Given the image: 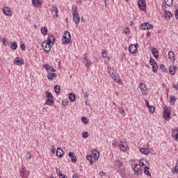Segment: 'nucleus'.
I'll return each mask as SVG.
<instances>
[{
	"label": "nucleus",
	"instance_id": "52",
	"mask_svg": "<svg viewBox=\"0 0 178 178\" xmlns=\"http://www.w3.org/2000/svg\"><path fill=\"white\" fill-rule=\"evenodd\" d=\"M56 173L58 175V176L59 177L60 175H62V172H60V170H59L58 168L56 169Z\"/></svg>",
	"mask_w": 178,
	"mask_h": 178
},
{
	"label": "nucleus",
	"instance_id": "10",
	"mask_svg": "<svg viewBox=\"0 0 178 178\" xmlns=\"http://www.w3.org/2000/svg\"><path fill=\"white\" fill-rule=\"evenodd\" d=\"M138 47V44H131L129 47V51L130 54H134L137 51V47Z\"/></svg>",
	"mask_w": 178,
	"mask_h": 178
},
{
	"label": "nucleus",
	"instance_id": "24",
	"mask_svg": "<svg viewBox=\"0 0 178 178\" xmlns=\"http://www.w3.org/2000/svg\"><path fill=\"white\" fill-rule=\"evenodd\" d=\"M119 147H120V149H122V151H126V149L127 148V145H124V143L123 141H121L119 143Z\"/></svg>",
	"mask_w": 178,
	"mask_h": 178
},
{
	"label": "nucleus",
	"instance_id": "51",
	"mask_svg": "<svg viewBox=\"0 0 178 178\" xmlns=\"http://www.w3.org/2000/svg\"><path fill=\"white\" fill-rule=\"evenodd\" d=\"M58 12H59V10H57L54 11V13H52L54 17H55V16H56V17H58Z\"/></svg>",
	"mask_w": 178,
	"mask_h": 178
},
{
	"label": "nucleus",
	"instance_id": "49",
	"mask_svg": "<svg viewBox=\"0 0 178 178\" xmlns=\"http://www.w3.org/2000/svg\"><path fill=\"white\" fill-rule=\"evenodd\" d=\"M44 69L47 70V72H48L49 70V69H51V66L48 64H46L44 65Z\"/></svg>",
	"mask_w": 178,
	"mask_h": 178
},
{
	"label": "nucleus",
	"instance_id": "29",
	"mask_svg": "<svg viewBox=\"0 0 178 178\" xmlns=\"http://www.w3.org/2000/svg\"><path fill=\"white\" fill-rule=\"evenodd\" d=\"M54 91H55L56 95H59V94H60V86L56 85L54 87Z\"/></svg>",
	"mask_w": 178,
	"mask_h": 178
},
{
	"label": "nucleus",
	"instance_id": "36",
	"mask_svg": "<svg viewBox=\"0 0 178 178\" xmlns=\"http://www.w3.org/2000/svg\"><path fill=\"white\" fill-rule=\"evenodd\" d=\"M152 66V72H154V73H156V72H158V64H154Z\"/></svg>",
	"mask_w": 178,
	"mask_h": 178
},
{
	"label": "nucleus",
	"instance_id": "3",
	"mask_svg": "<svg viewBox=\"0 0 178 178\" xmlns=\"http://www.w3.org/2000/svg\"><path fill=\"white\" fill-rule=\"evenodd\" d=\"M70 40H72V35H70V33L67 31H65L64 35H63V44H69V42H70Z\"/></svg>",
	"mask_w": 178,
	"mask_h": 178
},
{
	"label": "nucleus",
	"instance_id": "62",
	"mask_svg": "<svg viewBox=\"0 0 178 178\" xmlns=\"http://www.w3.org/2000/svg\"><path fill=\"white\" fill-rule=\"evenodd\" d=\"M175 17H176V19H178V10H176L175 12Z\"/></svg>",
	"mask_w": 178,
	"mask_h": 178
},
{
	"label": "nucleus",
	"instance_id": "5",
	"mask_svg": "<svg viewBox=\"0 0 178 178\" xmlns=\"http://www.w3.org/2000/svg\"><path fill=\"white\" fill-rule=\"evenodd\" d=\"M140 30H152L154 29V25L150 24L149 22H146L140 24Z\"/></svg>",
	"mask_w": 178,
	"mask_h": 178
},
{
	"label": "nucleus",
	"instance_id": "34",
	"mask_svg": "<svg viewBox=\"0 0 178 178\" xmlns=\"http://www.w3.org/2000/svg\"><path fill=\"white\" fill-rule=\"evenodd\" d=\"M115 165L117 168H122V166L123 165L122 163L120 161H115Z\"/></svg>",
	"mask_w": 178,
	"mask_h": 178
},
{
	"label": "nucleus",
	"instance_id": "64",
	"mask_svg": "<svg viewBox=\"0 0 178 178\" xmlns=\"http://www.w3.org/2000/svg\"><path fill=\"white\" fill-rule=\"evenodd\" d=\"M72 178H79V175H77V174H74Z\"/></svg>",
	"mask_w": 178,
	"mask_h": 178
},
{
	"label": "nucleus",
	"instance_id": "8",
	"mask_svg": "<svg viewBox=\"0 0 178 178\" xmlns=\"http://www.w3.org/2000/svg\"><path fill=\"white\" fill-rule=\"evenodd\" d=\"M145 5V0H139L138 2V6L140 10H145L147 9V6Z\"/></svg>",
	"mask_w": 178,
	"mask_h": 178
},
{
	"label": "nucleus",
	"instance_id": "19",
	"mask_svg": "<svg viewBox=\"0 0 178 178\" xmlns=\"http://www.w3.org/2000/svg\"><path fill=\"white\" fill-rule=\"evenodd\" d=\"M41 1L40 0H32V5L36 8H41Z\"/></svg>",
	"mask_w": 178,
	"mask_h": 178
},
{
	"label": "nucleus",
	"instance_id": "14",
	"mask_svg": "<svg viewBox=\"0 0 178 178\" xmlns=\"http://www.w3.org/2000/svg\"><path fill=\"white\" fill-rule=\"evenodd\" d=\"M139 166H140V168H145V166H147V165H148V161H147V159H141L140 161H139Z\"/></svg>",
	"mask_w": 178,
	"mask_h": 178
},
{
	"label": "nucleus",
	"instance_id": "38",
	"mask_svg": "<svg viewBox=\"0 0 178 178\" xmlns=\"http://www.w3.org/2000/svg\"><path fill=\"white\" fill-rule=\"evenodd\" d=\"M178 135V130L173 129L172 131V137H175L176 138L177 136Z\"/></svg>",
	"mask_w": 178,
	"mask_h": 178
},
{
	"label": "nucleus",
	"instance_id": "57",
	"mask_svg": "<svg viewBox=\"0 0 178 178\" xmlns=\"http://www.w3.org/2000/svg\"><path fill=\"white\" fill-rule=\"evenodd\" d=\"M56 149V148L55 147V146H52L51 147V152H52V154H55Z\"/></svg>",
	"mask_w": 178,
	"mask_h": 178
},
{
	"label": "nucleus",
	"instance_id": "16",
	"mask_svg": "<svg viewBox=\"0 0 178 178\" xmlns=\"http://www.w3.org/2000/svg\"><path fill=\"white\" fill-rule=\"evenodd\" d=\"M74 154V153L70 152L68 156H70V158H71L72 163H76V162H77V157H76Z\"/></svg>",
	"mask_w": 178,
	"mask_h": 178
},
{
	"label": "nucleus",
	"instance_id": "63",
	"mask_svg": "<svg viewBox=\"0 0 178 178\" xmlns=\"http://www.w3.org/2000/svg\"><path fill=\"white\" fill-rule=\"evenodd\" d=\"M66 176L65 175H63V174H60L59 176H58V177L59 178H64V177H65Z\"/></svg>",
	"mask_w": 178,
	"mask_h": 178
},
{
	"label": "nucleus",
	"instance_id": "45",
	"mask_svg": "<svg viewBox=\"0 0 178 178\" xmlns=\"http://www.w3.org/2000/svg\"><path fill=\"white\" fill-rule=\"evenodd\" d=\"M48 73H55V72H56V70L54 69V67H50V68L49 69V71H47Z\"/></svg>",
	"mask_w": 178,
	"mask_h": 178
},
{
	"label": "nucleus",
	"instance_id": "54",
	"mask_svg": "<svg viewBox=\"0 0 178 178\" xmlns=\"http://www.w3.org/2000/svg\"><path fill=\"white\" fill-rule=\"evenodd\" d=\"M124 33H125L126 34H129V33H130V29H129V28H125V29H124Z\"/></svg>",
	"mask_w": 178,
	"mask_h": 178
},
{
	"label": "nucleus",
	"instance_id": "2",
	"mask_svg": "<svg viewBox=\"0 0 178 178\" xmlns=\"http://www.w3.org/2000/svg\"><path fill=\"white\" fill-rule=\"evenodd\" d=\"M72 16H73V19L75 23V24H79L80 23V15H79V13L77 10H79V8L77 6H74L72 8Z\"/></svg>",
	"mask_w": 178,
	"mask_h": 178
},
{
	"label": "nucleus",
	"instance_id": "42",
	"mask_svg": "<svg viewBox=\"0 0 178 178\" xmlns=\"http://www.w3.org/2000/svg\"><path fill=\"white\" fill-rule=\"evenodd\" d=\"M83 123H85V124H88V120L86 117H83L81 119Z\"/></svg>",
	"mask_w": 178,
	"mask_h": 178
},
{
	"label": "nucleus",
	"instance_id": "46",
	"mask_svg": "<svg viewBox=\"0 0 178 178\" xmlns=\"http://www.w3.org/2000/svg\"><path fill=\"white\" fill-rule=\"evenodd\" d=\"M82 137H83V138H88V132H83Z\"/></svg>",
	"mask_w": 178,
	"mask_h": 178
},
{
	"label": "nucleus",
	"instance_id": "41",
	"mask_svg": "<svg viewBox=\"0 0 178 178\" xmlns=\"http://www.w3.org/2000/svg\"><path fill=\"white\" fill-rule=\"evenodd\" d=\"M175 102H176V97L172 96L170 98V104H175Z\"/></svg>",
	"mask_w": 178,
	"mask_h": 178
},
{
	"label": "nucleus",
	"instance_id": "50",
	"mask_svg": "<svg viewBox=\"0 0 178 178\" xmlns=\"http://www.w3.org/2000/svg\"><path fill=\"white\" fill-rule=\"evenodd\" d=\"M68 104H69V102H67V101H66V100H63L62 102V105H63V106H67Z\"/></svg>",
	"mask_w": 178,
	"mask_h": 178
},
{
	"label": "nucleus",
	"instance_id": "35",
	"mask_svg": "<svg viewBox=\"0 0 178 178\" xmlns=\"http://www.w3.org/2000/svg\"><path fill=\"white\" fill-rule=\"evenodd\" d=\"M167 6H172L173 5V0H164Z\"/></svg>",
	"mask_w": 178,
	"mask_h": 178
},
{
	"label": "nucleus",
	"instance_id": "9",
	"mask_svg": "<svg viewBox=\"0 0 178 178\" xmlns=\"http://www.w3.org/2000/svg\"><path fill=\"white\" fill-rule=\"evenodd\" d=\"M140 152H141V154H144L145 155H149V154L152 152V149L142 147L140 149Z\"/></svg>",
	"mask_w": 178,
	"mask_h": 178
},
{
	"label": "nucleus",
	"instance_id": "15",
	"mask_svg": "<svg viewBox=\"0 0 178 178\" xmlns=\"http://www.w3.org/2000/svg\"><path fill=\"white\" fill-rule=\"evenodd\" d=\"M151 52L156 59H158L159 58V53L158 52V49H156V48H152Z\"/></svg>",
	"mask_w": 178,
	"mask_h": 178
},
{
	"label": "nucleus",
	"instance_id": "33",
	"mask_svg": "<svg viewBox=\"0 0 178 178\" xmlns=\"http://www.w3.org/2000/svg\"><path fill=\"white\" fill-rule=\"evenodd\" d=\"M160 70L161 72H163V73H165V72H168V69H166V67L165 66V65L161 64L160 65Z\"/></svg>",
	"mask_w": 178,
	"mask_h": 178
},
{
	"label": "nucleus",
	"instance_id": "48",
	"mask_svg": "<svg viewBox=\"0 0 178 178\" xmlns=\"http://www.w3.org/2000/svg\"><path fill=\"white\" fill-rule=\"evenodd\" d=\"M102 58H106L107 54H106V51H105V50L102 51Z\"/></svg>",
	"mask_w": 178,
	"mask_h": 178
},
{
	"label": "nucleus",
	"instance_id": "25",
	"mask_svg": "<svg viewBox=\"0 0 178 178\" xmlns=\"http://www.w3.org/2000/svg\"><path fill=\"white\" fill-rule=\"evenodd\" d=\"M164 15L165 19H168V20H170V19L172 17V13H170L168 10H165Z\"/></svg>",
	"mask_w": 178,
	"mask_h": 178
},
{
	"label": "nucleus",
	"instance_id": "55",
	"mask_svg": "<svg viewBox=\"0 0 178 178\" xmlns=\"http://www.w3.org/2000/svg\"><path fill=\"white\" fill-rule=\"evenodd\" d=\"M21 49H22V51H26V44H21Z\"/></svg>",
	"mask_w": 178,
	"mask_h": 178
},
{
	"label": "nucleus",
	"instance_id": "6",
	"mask_svg": "<svg viewBox=\"0 0 178 178\" xmlns=\"http://www.w3.org/2000/svg\"><path fill=\"white\" fill-rule=\"evenodd\" d=\"M163 118L165 120L170 118V111L168 107L163 108Z\"/></svg>",
	"mask_w": 178,
	"mask_h": 178
},
{
	"label": "nucleus",
	"instance_id": "39",
	"mask_svg": "<svg viewBox=\"0 0 178 178\" xmlns=\"http://www.w3.org/2000/svg\"><path fill=\"white\" fill-rule=\"evenodd\" d=\"M172 171L174 173H178V163H177L175 168H172Z\"/></svg>",
	"mask_w": 178,
	"mask_h": 178
},
{
	"label": "nucleus",
	"instance_id": "27",
	"mask_svg": "<svg viewBox=\"0 0 178 178\" xmlns=\"http://www.w3.org/2000/svg\"><path fill=\"white\" fill-rule=\"evenodd\" d=\"M41 33H42V35H47V34H48V29H47V27H45V26L42 27Z\"/></svg>",
	"mask_w": 178,
	"mask_h": 178
},
{
	"label": "nucleus",
	"instance_id": "43",
	"mask_svg": "<svg viewBox=\"0 0 178 178\" xmlns=\"http://www.w3.org/2000/svg\"><path fill=\"white\" fill-rule=\"evenodd\" d=\"M149 63H150L151 66H152L153 65H156V62H155V60H154V58H149Z\"/></svg>",
	"mask_w": 178,
	"mask_h": 178
},
{
	"label": "nucleus",
	"instance_id": "13",
	"mask_svg": "<svg viewBox=\"0 0 178 178\" xmlns=\"http://www.w3.org/2000/svg\"><path fill=\"white\" fill-rule=\"evenodd\" d=\"M92 154L95 161H98V159H99V152H98L97 149H95L92 150Z\"/></svg>",
	"mask_w": 178,
	"mask_h": 178
},
{
	"label": "nucleus",
	"instance_id": "61",
	"mask_svg": "<svg viewBox=\"0 0 178 178\" xmlns=\"http://www.w3.org/2000/svg\"><path fill=\"white\" fill-rule=\"evenodd\" d=\"M2 42H3V45H6V38H3L2 39Z\"/></svg>",
	"mask_w": 178,
	"mask_h": 178
},
{
	"label": "nucleus",
	"instance_id": "59",
	"mask_svg": "<svg viewBox=\"0 0 178 178\" xmlns=\"http://www.w3.org/2000/svg\"><path fill=\"white\" fill-rule=\"evenodd\" d=\"M172 88H175V89H176V90H178V86H177V85L175 84V83H172Z\"/></svg>",
	"mask_w": 178,
	"mask_h": 178
},
{
	"label": "nucleus",
	"instance_id": "7",
	"mask_svg": "<svg viewBox=\"0 0 178 178\" xmlns=\"http://www.w3.org/2000/svg\"><path fill=\"white\" fill-rule=\"evenodd\" d=\"M83 63L86 66V67H90L91 66V60H90V58H88V56H87V54H84L83 56Z\"/></svg>",
	"mask_w": 178,
	"mask_h": 178
},
{
	"label": "nucleus",
	"instance_id": "30",
	"mask_svg": "<svg viewBox=\"0 0 178 178\" xmlns=\"http://www.w3.org/2000/svg\"><path fill=\"white\" fill-rule=\"evenodd\" d=\"M68 98L70 101H71L72 102H74V101H75L76 99V95H74V94L73 93H70Z\"/></svg>",
	"mask_w": 178,
	"mask_h": 178
},
{
	"label": "nucleus",
	"instance_id": "31",
	"mask_svg": "<svg viewBox=\"0 0 178 178\" xmlns=\"http://www.w3.org/2000/svg\"><path fill=\"white\" fill-rule=\"evenodd\" d=\"M113 79L116 82V83H119V84H120V79L119 78V75L115 74V75H113Z\"/></svg>",
	"mask_w": 178,
	"mask_h": 178
},
{
	"label": "nucleus",
	"instance_id": "56",
	"mask_svg": "<svg viewBox=\"0 0 178 178\" xmlns=\"http://www.w3.org/2000/svg\"><path fill=\"white\" fill-rule=\"evenodd\" d=\"M84 98H88V97H90V93L88 92H84Z\"/></svg>",
	"mask_w": 178,
	"mask_h": 178
},
{
	"label": "nucleus",
	"instance_id": "32",
	"mask_svg": "<svg viewBox=\"0 0 178 178\" xmlns=\"http://www.w3.org/2000/svg\"><path fill=\"white\" fill-rule=\"evenodd\" d=\"M10 45L11 49H13V50L17 49V43H16V42H10Z\"/></svg>",
	"mask_w": 178,
	"mask_h": 178
},
{
	"label": "nucleus",
	"instance_id": "20",
	"mask_svg": "<svg viewBox=\"0 0 178 178\" xmlns=\"http://www.w3.org/2000/svg\"><path fill=\"white\" fill-rule=\"evenodd\" d=\"M108 72L112 79H113V76L116 74V72H115V69L111 68V67H108Z\"/></svg>",
	"mask_w": 178,
	"mask_h": 178
},
{
	"label": "nucleus",
	"instance_id": "26",
	"mask_svg": "<svg viewBox=\"0 0 178 178\" xmlns=\"http://www.w3.org/2000/svg\"><path fill=\"white\" fill-rule=\"evenodd\" d=\"M168 58L170 60H175V53L172 51L168 52Z\"/></svg>",
	"mask_w": 178,
	"mask_h": 178
},
{
	"label": "nucleus",
	"instance_id": "12",
	"mask_svg": "<svg viewBox=\"0 0 178 178\" xmlns=\"http://www.w3.org/2000/svg\"><path fill=\"white\" fill-rule=\"evenodd\" d=\"M14 63H15V65H17V66H20L24 63V60H23L19 57H17L14 60Z\"/></svg>",
	"mask_w": 178,
	"mask_h": 178
},
{
	"label": "nucleus",
	"instance_id": "4",
	"mask_svg": "<svg viewBox=\"0 0 178 178\" xmlns=\"http://www.w3.org/2000/svg\"><path fill=\"white\" fill-rule=\"evenodd\" d=\"M46 97H47V101L46 104L47 105H54V96L52 95V93L49 91H46Z\"/></svg>",
	"mask_w": 178,
	"mask_h": 178
},
{
	"label": "nucleus",
	"instance_id": "18",
	"mask_svg": "<svg viewBox=\"0 0 178 178\" xmlns=\"http://www.w3.org/2000/svg\"><path fill=\"white\" fill-rule=\"evenodd\" d=\"M134 172H135L136 175H140V173H141V165H136L134 168Z\"/></svg>",
	"mask_w": 178,
	"mask_h": 178
},
{
	"label": "nucleus",
	"instance_id": "60",
	"mask_svg": "<svg viewBox=\"0 0 178 178\" xmlns=\"http://www.w3.org/2000/svg\"><path fill=\"white\" fill-rule=\"evenodd\" d=\"M145 104H146L147 108H149V106H149V102H148V100H145Z\"/></svg>",
	"mask_w": 178,
	"mask_h": 178
},
{
	"label": "nucleus",
	"instance_id": "28",
	"mask_svg": "<svg viewBox=\"0 0 178 178\" xmlns=\"http://www.w3.org/2000/svg\"><path fill=\"white\" fill-rule=\"evenodd\" d=\"M144 173L147 176H151V173L149 172V167L148 166L144 167Z\"/></svg>",
	"mask_w": 178,
	"mask_h": 178
},
{
	"label": "nucleus",
	"instance_id": "23",
	"mask_svg": "<svg viewBox=\"0 0 178 178\" xmlns=\"http://www.w3.org/2000/svg\"><path fill=\"white\" fill-rule=\"evenodd\" d=\"M3 13L6 15V16L10 15V8L9 7H3Z\"/></svg>",
	"mask_w": 178,
	"mask_h": 178
},
{
	"label": "nucleus",
	"instance_id": "53",
	"mask_svg": "<svg viewBox=\"0 0 178 178\" xmlns=\"http://www.w3.org/2000/svg\"><path fill=\"white\" fill-rule=\"evenodd\" d=\"M58 10V8L55 6L51 7V12L54 13L55 11Z\"/></svg>",
	"mask_w": 178,
	"mask_h": 178
},
{
	"label": "nucleus",
	"instance_id": "22",
	"mask_svg": "<svg viewBox=\"0 0 178 178\" xmlns=\"http://www.w3.org/2000/svg\"><path fill=\"white\" fill-rule=\"evenodd\" d=\"M169 72L172 76H175L176 73V66L170 65L169 67Z\"/></svg>",
	"mask_w": 178,
	"mask_h": 178
},
{
	"label": "nucleus",
	"instance_id": "21",
	"mask_svg": "<svg viewBox=\"0 0 178 178\" xmlns=\"http://www.w3.org/2000/svg\"><path fill=\"white\" fill-rule=\"evenodd\" d=\"M56 155L57 156H59L60 158H62L63 155H65V152L60 149V147H58L56 151Z\"/></svg>",
	"mask_w": 178,
	"mask_h": 178
},
{
	"label": "nucleus",
	"instance_id": "40",
	"mask_svg": "<svg viewBox=\"0 0 178 178\" xmlns=\"http://www.w3.org/2000/svg\"><path fill=\"white\" fill-rule=\"evenodd\" d=\"M118 111L122 116H126V112H124V110H123V108H120Z\"/></svg>",
	"mask_w": 178,
	"mask_h": 178
},
{
	"label": "nucleus",
	"instance_id": "1",
	"mask_svg": "<svg viewBox=\"0 0 178 178\" xmlns=\"http://www.w3.org/2000/svg\"><path fill=\"white\" fill-rule=\"evenodd\" d=\"M55 41H56V40L55 39V36H54V35L50 34L47 36V40L44 41L42 43V47L44 52H47V54H48V52L51 51V48L54 47Z\"/></svg>",
	"mask_w": 178,
	"mask_h": 178
},
{
	"label": "nucleus",
	"instance_id": "58",
	"mask_svg": "<svg viewBox=\"0 0 178 178\" xmlns=\"http://www.w3.org/2000/svg\"><path fill=\"white\" fill-rule=\"evenodd\" d=\"M92 159V157L90 155L86 156V160L87 161H91Z\"/></svg>",
	"mask_w": 178,
	"mask_h": 178
},
{
	"label": "nucleus",
	"instance_id": "44",
	"mask_svg": "<svg viewBox=\"0 0 178 178\" xmlns=\"http://www.w3.org/2000/svg\"><path fill=\"white\" fill-rule=\"evenodd\" d=\"M19 175L21 177H24V168H22L19 170Z\"/></svg>",
	"mask_w": 178,
	"mask_h": 178
},
{
	"label": "nucleus",
	"instance_id": "17",
	"mask_svg": "<svg viewBox=\"0 0 178 178\" xmlns=\"http://www.w3.org/2000/svg\"><path fill=\"white\" fill-rule=\"evenodd\" d=\"M56 77H57V74L56 73H54V72H50L47 74V79L50 81H51V80H53L54 79H56Z\"/></svg>",
	"mask_w": 178,
	"mask_h": 178
},
{
	"label": "nucleus",
	"instance_id": "11",
	"mask_svg": "<svg viewBox=\"0 0 178 178\" xmlns=\"http://www.w3.org/2000/svg\"><path fill=\"white\" fill-rule=\"evenodd\" d=\"M139 88L141 90L142 93L144 94L145 95H147V86H145V84H144L143 83H140L139 84Z\"/></svg>",
	"mask_w": 178,
	"mask_h": 178
},
{
	"label": "nucleus",
	"instance_id": "47",
	"mask_svg": "<svg viewBox=\"0 0 178 178\" xmlns=\"http://www.w3.org/2000/svg\"><path fill=\"white\" fill-rule=\"evenodd\" d=\"M118 142L116 140V139L113 140V147H118Z\"/></svg>",
	"mask_w": 178,
	"mask_h": 178
},
{
	"label": "nucleus",
	"instance_id": "37",
	"mask_svg": "<svg viewBox=\"0 0 178 178\" xmlns=\"http://www.w3.org/2000/svg\"><path fill=\"white\" fill-rule=\"evenodd\" d=\"M147 109H149V112L150 113H154V112H155V107L154 106H150L147 107Z\"/></svg>",
	"mask_w": 178,
	"mask_h": 178
}]
</instances>
